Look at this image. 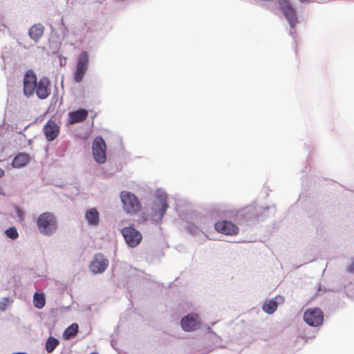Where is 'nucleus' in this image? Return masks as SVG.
<instances>
[{"mask_svg":"<svg viewBox=\"0 0 354 354\" xmlns=\"http://www.w3.org/2000/svg\"><path fill=\"white\" fill-rule=\"evenodd\" d=\"M36 223L39 232L48 236L53 235L58 227L55 215L49 212L40 214L37 218Z\"/></svg>","mask_w":354,"mask_h":354,"instance_id":"f257e3e1","label":"nucleus"},{"mask_svg":"<svg viewBox=\"0 0 354 354\" xmlns=\"http://www.w3.org/2000/svg\"><path fill=\"white\" fill-rule=\"evenodd\" d=\"M124 210L127 214H136L142 209V205L133 194L122 191L120 194Z\"/></svg>","mask_w":354,"mask_h":354,"instance_id":"f03ea898","label":"nucleus"},{"mask_svg":"<svg viewBox=\"0 0 354 354\" xmlns=\"http://www.w3.org/2000/svg\"><path fill=\"white\" fill-rule=\"evenodd\" d=\"M304 320L310 326H319L324 322V313L319 308H308L304 313Z\"/></svg>","mask_w":354,"mask_h":354,"instance_id":"7ed1b4c3","label":"nucleus"},{"mask_svg":"<svg viewBox=\"0 0 354 354\" xmlns=\"http://www.w3.org/2000/svg\"><path fill=\"white\" fill-rule=\"evenodd\" d=\"M121 234L128 246L132 248L138 246L142 240L141 233L133 226L123 227L121 230Z\"/></svg>","mask_w":354,"mask_h":354,"instance_id":"20e7f679","label":"nucleus"},{"mask_svg":"<svg viewBox=\"0 0 354 354\" xmlns=\"http://www.w3.org/2000/svg\"><path fill=\"white\" fill-rule=\"evenodd\" d=\"M89 63V55L88 52L82 51L77 57V64L74 73V80L80 82L88 69Z\"/></svg>","mask_w":354,"mask_h":354,"instance_id":"39448f33","label":"nucleus"},{"mask_svg":"<svg viewBox=\"0 0 354 354\" xmlns=\"http://www.w3.org/2000/svg\"><path fill=\"white\" fill-rule=\"evenodd\" d=\"M106 146L104 139L100 136L96 137L93 142L92 151L93 158L97 162L102 164L106 162Z\"/></svg>","mask_w":354,"mask_h":354,"instance_id":"423d86ee","label":"nucleus"},{"mask_svg":"<svg viewBox=\"0 0 354 354\" xmlns=\"http://www.w3.org/2000/svg\"><path fill=\"white\" fill-rule=\"evenodd\" d=\"M279 5L292 28L298 23L296 10L287 0H279Z\"/></svg>","mask_w":354,"mask_h":354,"instance_id":"0eeeda50","label":"nucleus"},{"mask_svg":"<svg viewBox=\"0 0 354 354\" xmlns=\"http://www.w3.org/2000/svg\"><path fill=\"white\" fill-rule=\"evenodd\" d=\"M158 198L159 202L155 203L153 207V213L151 217L156 222H160L162 220L169 207L167 204V196L166 194L159 195Z\"/></svg>","mask_w":354,"mask_h":354,"instance_id":"6e6552de","label":"nucleus"},{"mask_svg":"<svg viewBox=\"0 0 354 354\" xmlns=\"http://www.w3.org/2000/svg\"><path fill=\"white\" fill-rule=\"evenodd\" d=\"M37 82V76L33 71H28L26 72L23 80L24 93L26 97H29L33 95L36 89Z\"/></svg>","mask_w":354,"mask_h":354,"instance_id":"1a4fd4ad","label":"nucleus"},{"mask_svg":"<svg viewBox=\"0 0 354 354\" xmlns=\"http://www.w3.org/2000/svg\"><path fill=\"white\" fill-rule=\"evenodd\" d=\"M214 229L218 233L225 235L234 236L239 233V227L233 223L223 220L217 221L214 224Z\"/></svg>","mask_w":354,"mask_h":354,"instance_id":"9d476101","label":"nucleus"},{"mask_svg":"<svg viewBox=\"0 0 354 354\" xmlns=\"http://www.w3.org/2000/svg\"><path fill=\"white\" fill-rule=\"evenodd\" d=\"M109 261L103 254L98 253L94 256L91 263L90 270L94 274L102 273L107 268Z\"/></svg>","mask_w":354,"mask_h":354,"instance_id":"9b49d317","label":"nucleus"},{"mask_svg":"<svg viewBox=\"0 0 354 354\" xmlns=\"http://www.w3.org/2000/svg\"><path fill=\"white\" fill-rule=\"evenodd\" d=\"M43 131L46 140L49 142H52L58 137L60 127L55 120L50 119L48 120L44 126Z\"/></svg>","mask_w":354,"mask_h":354,"instance_id":"f8f14e48","label":"nucleus"},{"mask_svg":"<svg viewBox=\"0 0 354 354\" xmlns=\"http://www.w3.org/2000/svg\"><path fill=\"white\" fill-rule=\"evenodd\" d=\"M198 323V315L196 313H191L183 317L180 322L182 328L187 332L194 330Z\"/></svg>","mask_w":354,"mask_h":354,"instance_id":"ddd939ff","label":"nucleus"},{"mask_svg":"<svg viewBox=\"0 0 354 354\" xmlns=\"http://www.w3.org/2000/svg\"><path fill=\"white\" fill-rule=\"evenodd\" d=\"M50 81L44 77L41 78L37 82L35 93L39 99H46L50 95Z\"/></svg>","mask_w":354,"mask_h":354,"instance_id":"4468645a","label":"nucleus"},{"mask_svg":"<svg viewBox=\"0 0 354 354\" xmlns=\"http://www.w3.org/2000/svg\"><path fill=\"white\" fill-rule=\"evenodd\" d=\"M284 301L283 296L277 295L274 298L264 302L262 306L263 310L268 314H272L277 310L278 306L282 304Z\"/></svg>","mask_w":354,"mask_h":354,"instance_id":"2eb2a0df","label":"nucleus"},{"mask_svg":"<svg viewBox=\"0 0 354 354\" xmlns=\"http://www.w3.org/2000/svg\"><path fill=\"white\" fill-rule=\"evenodd\" d=\"M88 115V111L84 109L71 111L68 113V124H73L82 122L86 119Z\"/></svg>","mask_w":354,"mask_h":354,"instance_id":"dca6fc26","label":"nucleus"},{"mask_svg":"<svg viewBox=\"0 0 354 354\" xmlns=\"http://www.w3.org/2000/svg\"><path fill=\"white\" fill-rule=\"evenodd\" d=\"M30 156L25 152L19 153L12 160V166L15 168L25 167L30 161Z\"/></svg>","mask_w":354,"mask_h":354,"instance_id":"f3484780","label":"nucleus"},{"mask_svg":"<svg viewBox=\"0 0 354 354\" xmlns=\"http://www.w3.org/2000/svg\"><path fill=\"white\" fill-rule=\"evenodd\" d=\"M44 33V26L41 24H36L32 25L28 30V35L35 42L43 37Z\"/></svg>","mask_w":354,"mask_h":354,"instance_id":"a211bd4d","label":"nucleus"},{"mask_svg":"<svg viewBox=\"0 0 354 354\" xmlns=\"http://www.w3.org/2000/svg\"><path fill=\"white\" fill-rule=\"evenodd\" d=\"M85 218L89 225H97L100 221L99 212L95 208H91L86 211Z\"/></svg>","mask_w":354,"mask_h":354,"instance_id":"6ab92c4d","label":"nucleus"},{"mask_svg":"<svg viewBox=\"0 0 354 354\" xmlns=\"http://www.w3.org/2000/svg\"><path fill=\"white\" fill-rule=\"evenodd\" d=\"M33 304L35 308L41 309L45 306L46 299L43 293L35 292L33 296Z\"/></svg>","mask_w":354,"mask_h":354,"instance_id":"aec40b11","label":"nucleus"},{"mask_svg":"<svg viewBox=\"0 0 354 354\" xmlns=\"http://www.w3.org/2000/svg\"><path fill=\"white\" fill-rule=\"evenodd\" d=\"M78 325L75 323L72 324L69 326L64 332V336L66 339H69L77 335L78 332Z\"/></svg>","mask_w":354,"mask_h":354,"instance_id":"412c9836","label":"nucleus"},{"mask_svg":"<svg viewBox=\"0 0 354 354\" xmlns=\"http://www.w3.org/2000/svg\"><path fill=\"white\" fill-rule=\"evenodd\" d=\"M58 339L53 337H50L46 342V350L48 353H51L59 345Z\"/></svg>","mask_w":354,"mask_h":354,"instance_id":"4be33fe9","label":"nucleus"},{"mask_svg":"<svg viewBox=\"0 0 354 354\" xmlns=\"http://www.w3.org/2000/svg\"><path fill=\"white\" fill-rule=\"evenodd\" d=\"M5 234L8 238L13 240L17 239L19 236L17 230L15 227H9L8 230L5 231Z\"/></svg>","mask_w":354,"mask_h":354,"instance_id":"5701e85b","label":"nucleus"},{"mask_svg":"<svg viewBox=\"0 0 354 354\" xmlns=\"http://www.w3.org/2000/svg\"><path fill=\"white\" fill-rule=\"evenodd\" d=\"M8 302L9 299L8 298H3V300L0 301V310H5Z\"/></svg>","mask_w":354,"mask_h":354,"instance_id":"b1692460","label":"nucleus"},{"mask_svg":"<svg viewBox=\"0 0 354 354\" xmlns=\"http://www.w3.org/2000/svg\"><path fill=\"white\" fill-rule=\"evenodd\" d=\"M348 271L349 272H353L354 273V260L353 261V262L350 264V266L348 267Z\"/></svg>","mask_w":354,"mask_h":354,"instance_id":"393cba45","label":"nucleus"},{"mask_svg":"<svg viewBox=\"0 0 354 354\" xmlns=\"http://www.w3.org/2000/svg\"><path fill=\"white\" fill-rule=\"evenodd\" d=\"M4 175V170L0 168V178L3 177Z\"/></svg>","mask_w":354,"mask_h":354,"instance_id":"a878e982","label":"nucleus"},{"mask_svg":"<svg viewBox=\"0 0 354 354\" xmlns=\"http://www.w3.org/2000/svg\"><path fill=\"white\" fill-rule=\"evenodd\" d=\"M299 1H301V3H306L308 2V0H299Z\"/></svg>","mask_w":354,"mask_h":354,"instance_id":"bb28decb","label":"nucleus"},{"mask_svg":"<svg viewBox=\"0 0 354 354\" xmlns=\"http://www.w3.org/2000/svg\"><path fill=\"white\" fill-rule=\"evenodd\" d=\"M90 354H98V353H91Z\"/></svg>","mask_w":354,"mask_h":354,"instance_id":"cd10ccee","label":"nucleus"}]
</instances>
